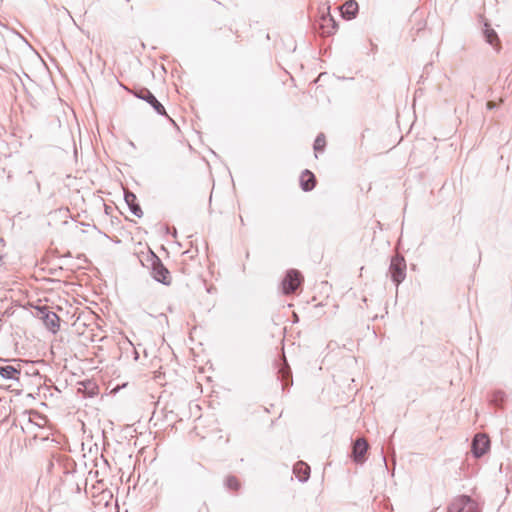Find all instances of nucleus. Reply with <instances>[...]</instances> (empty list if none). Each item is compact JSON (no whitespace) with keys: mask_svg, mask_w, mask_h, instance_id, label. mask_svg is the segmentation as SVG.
I'll list each match as a JSON object with an SVG mask.
<instances>
[{"mask_svg":"<svg viewBox=\"0 0 512 512\" xmlns=\"http://www.w3.org/2000/svg\"><path fill=\"white\" fill-rule=\"evenodd\" d=\"M358 11V4L354 0H349L341 7V14L346 19H352L355 17Z\"/></svg>","mask_w":512,"mask_h":512,"instance_id":"11","label":"nucleus"},{"mask_svg":"<svg viewBox=\"0 0 512 512\" xmlns=\"http://www.w3.org/2000/svg\"><path fill=\"white\" fill-rule=\"evenodd\" d=\"M476 503L466 496L456 498L449 506L448 512H476Z\"/></svg>","mask_w":512,"mask_h":512,"instance_id":"4","label":"nucleus"},{"mask_svg":"<svg viewBox=\"0 0 512 512\" xmlns=\"http://www.w3.org/2000/svg\"><path fill=\"white\" fill-rule=\"evenodd\" d=\"M150 259L153 278L158 282L169 285L171 283V276L168 269L162 264L160 259L154 253H151Z\"/></svg>","mask_w":512,"mask_h":512,"instance_id":"1","label":"nucleus"},{"mask_svg":"<svg viewBox=\"0 0 512 512\" xmlns=\"http://www.w3.org/2000/svg\"><path fill=\"white\" fill-rule=\"evenodd\" d=\"M302 276L296 270H290L287 272L285 278L282 281V291L284 294L293 293L301 284Z\"/></svg>","mask_w":512,"mask_h":512,"instance_id":"3","label":"nucleus"},{"mask_svg":"<svg viewBox=\"0 0 512 512\" xmlns=\"http://www.w3.org/2000/svg\"><path fill=\"white\" fill-rule=\"evenodd\" d=\"M21 370L12 365L0 366V376L6 380H16L20 378Z\"/></svg>","mask_w":512,"mask_h":512,"instance_id":"9","label":"nucleus"},{"mask_svg":"<svg viewBox=\"0 0 512 512\" xmlns=\"http://www.w3.org/2000/svg\"><path fill=\"white\" fill-rule=\"evenodd\" d=\"M390 272L393 281L398 285L405 277V263L402 258L395 257L390 265Z\"/></svg>","mask_w":512,"mask_h":512,"instance_id":"6","label":"nucleus"},{"mask_svg":"<svg viewBox=\"0 0 512 512\" xmlns=\"http://www.w3.org/2000/svg\"><path fill=\"white\" fill-rule=\"evenodd\" d=\"M134 95L149 103L158 114L166 115L164 106L156 99V97L147 88H140L136 90L134 92Z\"/></svg>","mask_w":512,"mask_h":512,"instance_id":"5","label":"nucleus"},{"mask_svg":"<svg viewBox=\"0 0 512 512\" xmlns=\"http://www.w3.org/2000/svg\"><path fill=\"white\" fill-rule=\"evenodd\" d=\"M325 145H326V140H325L324 135L323 134L318 135L314 142V150L316 152H321L324 150Z\"/></svg>","mask_w":512,"mask_h":512,"instance_id":"15","label":"nucleus"},{"mask_svg":"<svg viewBox=\"0 0 512 512\" xmlns=\"http://www.w3.org/2000/svg\"><path fill=\"white\" fill-rule=\"evenodd\" d=\"M136 196L135 194H133L132 192H126L125 193V201L126 203L128 204L131 212L137 216V217H141L142 216V210L140 208V206L136 203Z\"/></svg>","mask_w":512,"mask_h":512,"instance_id":"13","label":"nucleus"},{"mask_svg":"<svg viewBox=\"0 0 512 512\" xmlns=\"http://www.w3.org/2000/svg\"><path fill=\"white\" fill-rule=\"evenodd\" d=\"M293 471L296 477L302 482L306 481L309 478L310 467L304 462L296 463Z\"/></svg>","mask_w":512,"mask_h":512,"instance_id":"12","label":"nucleus"},{"mask_svg":"<svg viewBox=\"0 0 512 512\" xmlns=\"http://www.w3.org/2000/svg\"><path fill=\"white\" fill-rule=\"evenodd\" d=\"M226 486L229 489L237 490L240 487L238 480L235 477H228L226 480Z\"/></svg>","mask_w":512,"mask_h":512,"instance_id":"16","label":"nucleus"},{"mask_svg":"<svg viewBox=\"0 0 512 512\" xmlns=\"http://www.w3.org/2000/svg\"><path fill=\"white\" fill-rule=\"evenodd\" d=\"M315 176L309 170H305L300 177V185L304 191H310L315 187Z\"/></svg>","mask_w":512,"mask_h":512,"instance_id":"10","label":"nucleus"},{"mask_svg":"<svg viewBox=\"0 0 512 512\" xmlns=\"http://www.w3.org/2000/svg\"><path fill=\"white\" fill-rule=\"evenodd\" d=\"M35 316L43 321L47 329L52 333H56L59 330V317L56 313L49 311L47 307H39L36 309Z\"/></svg>","mask_w":512,"mask_h":512,"instance_id":"2","label":"nucleus"},{"mask_svg":"<svg viewBox=\"0 0 512 512\" xmlns=\"http://www.w3.org/2000/svg\"><path fill=\"white\" fill-rule=\"evenodd\" d=\"M490 441L487 435L477 434L472 443V451L476 457L484 455L489 449Z\"/></svg>","mask_w":512,"mask_h":512,"instance_id":"7","label":"nucleus"},{"mask_svg":"<svg viewBox=\"0 0 512 512\" xmlns=\"http://www.w3.org/2000/svg\"><path fill=\"white\" fill-rule=\"evenodd\" d=\"M368 449V443L364 438H359L353 446V458L356 462L362 463L365 460V454Z\"/></svg>","mask_w":512,"mask_h":512,"instance_id":"8","label":"nucleus"},{"mask_svg":"<svg viewBox=\"0 0 512 512\" xmlns=\"http://www.w3.org/2000/svg\"><path fill=\"white\" fill-rule=\"evenodd\" d=\"M484 34H485L487 42L490 45H492V46L498 45V36H497L496 32L488 26V24H485Z\"/></svg>","mask_w":512,"mask_h":512,"instance_id":"14","label":"nucleus"},{"mask_svg":"<svg viewBox=\"0 0 512 512\" xmlns=\"http://www.w3.org/2000/svg\"><path fill=\"white\" fill-rule=\"evenodd\" d=\"M2 262V256H0V263Z\"/></svg>","mask_w":512,"mask_h":512,"instance_id":"17","label":"nucleus"}]
</instances>
